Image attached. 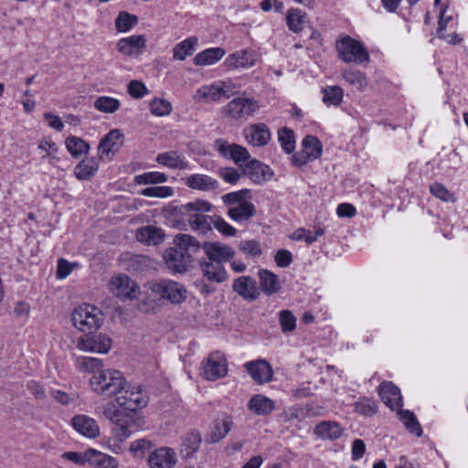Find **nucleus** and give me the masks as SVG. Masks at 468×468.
Masks as SVG:
<instances>
[{"instance_id":"14","label":"nucleus","mask_w":468,"mask_h":468,"mask_svg":"<svg viewBox=\"0 0 468 468\" xmlns=\"http://www.w3.org/2000/svg\"><path fill=\"white\" fill-rule=\"evenodd\" d=\"M147 462L150 468H173L176 455L172 449L161 447L150 453Z\"/></svg>"},{"instance_id":"5","label":"nucleus","mask_w":468,"mask_h":468,"mask_svg":"<svg viewBox=\"0 0 468 468\" xmlns=\"http://www.w3.org/2000/svg\"><path fill=\"white\" fill-rule=\"evenodd\" d=\"M210 207L209 203L197 200L181 206L179 212L182 215L188 216V222L193 230L206 234L212 229L211 225L214 219L209 216L204 215L203 212L210 210Z\"/></svg>"},{"instance_id":"11","label":"nucleus","mask_w":468,"mask_h":468,"mask_svg":"<svg viewBox=\"0 0 468 468\" xmlns=\"http://www.w3.org/2000/svg\"><path fill=\"white\" fill-rule=\"evenodd\" d=\"M232 290L246 301H255L260 296L257 282L250 276H239L233 281Z\"/></svg>"},{"instance_id":"53","label":"nucleus","mask_w":468,"mask_h":468,"mask_svg":"<svg viewBox=\"0 0 468 468\" xmlns=\"http://www.w3.org/2000/svg\"><path fill=\"white\" fill-rule=\"evenodd\" d=\"M278 141L281 146H294L295 138L292 129L283 127L278 131Z\"/></svg>"},{"instance_id":"58","label":"nucleus","mask_w":468,"mask_h":468,"mask_svg":"<svg viewBox=\"0 0 468 468\" xmlns=\"http://www.w3.org/2000/svg\"><path fill=\"white\" fill-rule=\"evenodd\" d=\"M291 238L294 240H304L308 245L315 241V237L313 236V232L305 229H298L292 233Z\"/></svg>"},{"instance_id":"55","label":"nucleus","mask_w":468,"mask_h":468,"mask_svg":"<svg viewBox=\"0 0 468 468\" xmlns=\"http://www.w3.org/2000/svg\"><path fill=\"white\" fill-rule=\"evenodd\" d=\"M274 261L279 267L286 268L292 263V255L287 250H279L274 256Z\"/></svg>"},{"instance_id":"9","label":"nucleus","mask_w":468,"mask_h":468,"mask_svg":"<svg viewBox=\"0 0 468 468\" xmlns=\"http://www.w3.org/2000/svg\"><path fill=\"white\" fill-rule=\"evenodd\" d=\"M202 375L208 380H216L227 375L228 366L224 355L218 351L211 353L201 364Z\"/></svg>"},{"instance_id":"13","label":"nucleus","mask_w":468,"mask_h":468,"mask_svg":"<svg viewBox=\"0 0 468 468\" xmlns=\"http://www.w3.org/2000/svg\"><path fill=\"white\" fill-rule=\"evenodd\" d=\"M201 249L210 261L221 264L235 256V250L231 247L219 242H205L201 245Z\"/></svg>"},{"instance_id":"21","label":"nucleus","mask_w":468,"mask_h":468,"mask_svg":"<svg viewBox=\"0 0 468 468\" xmlns=\"http://www.w3.org/2000/svg\"><path fill=\"white\" fill-rule=\"evenodd\" d=\"M286 154H291L292 164L302 167L308 162L317 159L322 154V148H283Z\"/></svg>"},{"instance_id":"4","label":"nucleus","mask_w":468,"mask_h":468,"mask_svg":"<svg viewBox=\"0 0 468 468\" xmlns=\"http://www.w3.org/2000/svg\"><path fill=\"white\" fill-rule=\"evenodd\" d=\"M89 384L90 389L97 395L116 397L125 388L126 379L119 370L103 369L100 374L92 376Z\"/></svg>"},{"instance_id":"32","label":"nucleus","mask_w":468,"mask_h":468,"mask_svg":"<svg viewBox=\"0 0 468 468\" xmlns=\"http://www.w3.org/2000/svg\"><path fill=\"white\" fill-rule=\"evenodd\" d=\"M314 432L323 439L336 440L342 436L343 429L335 421H322L315 427Z\"/></svg>"},{"instance_id":"23","label":"nucleus","mask_w":468,"mask_h":468,"mask_svg":"<svg viewBox=\"0 0 468 468\" xmlns=\"http://www.w3.org/2000/svg\"><path fill=\"white\" fill-rule=\"evenodd\" d=\"M200 269L203 276L210 282L221 283L228 279V273L224 266L219 262L201 261Z\"/></svg>"},{"instance_id":"43","label":"nucleus","mask_w":468,"mask_h":468,"mask_svg":"<svg viewBox=\"0 0 468 468\" xmlns=\"http://www.w3.org/2000/svg\"><path fill=\"white\" fill-rule=\"evenodd\" d=\"M166 180V175L161 172H147L135 176V182L139 185L164 183Z\"/></svg>"},{"instance_id":"18","label":"nucleus","mask_w":468,"mask_h":468,"mask_svg":"<svg viewBox=\"0 0 468 468\" xmlns=\"http://www.w3.org/2000/svg\"><path fill=\"white\" fill-rule=\"evenodd\" d=\"M247 142L253 146H264L271 140V132L264 123H256L244 130Z\"/></svg>"},{"instance_id":"46","label":"nucleus","mask_w":468,"mask_h":468,"mask_svg":"<svg viewBox=\"0 0 468 468\" xmlns=\"http://www.w3.org/2000/svg\"><path fill=\"white\" fill-rule=\"evenodd\" d=\"M150 110L155 116H165L171 112L172 104L165 99H154L150 102Z\"/></svg>"},{"instance_id":"19","label":"nucleus","mask_w":468,"mask_h":468,"mask_svg":"<svg viewBox=\"0 0 468 468\" xmlns=\"http://www.w3.org/2000/svg\"><path fill=\"white\" fill-rule=\"evenodd\" d=\"M378 394L382 401L391 410L402 407V396L399 388L391 382H384L378 388Z\"/></svg>"},{"instance_id":"28","label":"nucleus","mask_w":468,"mask_h":468,"mask_svg":"<svg viewBox=\"0 0 468 468\" xmlns=\"http://www.w3.org/2000/svg\"><path fill=\"white\" fill-rule=\"evenodd\" d=\"M248 408L250 411L256 415H269L274 410V402L261 394H257L251 397L249 400Z\"/></svg>"},{"instance_id":"54","label":"nucleus","mask_w":468,"mask_h":468,"mask_svg":"<svg viewBox=\"0 0 468 468\" xmlns=\"http://www.w3.org/2000/svg\"><path fill=\"white\" fill-rule=\"evenodd\" d=\"M62 458L76 464H85L89 463L88 450L84 452H66L62 454Z\"/></svg>"},{"instance_id":"60","label":"nucleus","mask_w":468,"mask_h":468,"mask_svg":"<svg viewBox=\"0 0 468 468\" xmlns=\"http://www.w3.org/2000/svg\"><path fill=\"white\" fill-rule=\"evenodd\" d=\"M73 270V264L64 259L58 261L57 278L65 279Z\"/></svg>"},{"instance_id":"31","label":"nucleus","mask_w":468,"mask_h":468,"mask_svg":"<svg viewBox=\"0 0 468 468\" xmlns=\"http://www.w3.org/2000/svg\"><path fill=\"white\" fill-rule=\"evenodd\" d=\"M186 184L190 188L202 191H209L218 188L217 180L208 176L200 174L192 175L186 177Z\"/></svg>"},{"instance_id":"38","label":"nucleus","mask_w":468,"mask_h":468,"mask_svg":"<svg viewBox=\"0 0 468 468\" xmlns=\"http://www.w3.org/2000/svg\"><path fill=\"white\" fill-rule=\"evenodd\" d=\"M398 410L399 419L404 423L407 430L418 437L421 436L422 429L413 412L408 410H402L401 408Z\"/></svg>"},{"instance_id":"17","label":"nucleus","mask_w":468,"mask_h":468,"mask_svg":"<svg viewBox=\"0 0 468 468\" xmlns=\"http://www.w3.org/2000/svg\"><path fill=\"white\" fill-rule=\"evenodd\" d=\"M257 108V101L253 100L236 98L228 104L227 112L231 118L238 120L245 115H250Z\"/></svg>"},{"instance_id":"62","label":"nucleus","mask_w":468,"mask_h":468,"mask_svg":"<svg viewBox=\"0 0 468 468\" xmlns=\"http://www.w3.org/2000/svg\"><path fill=\"white\" fill-rule=\"evenodd\" d=\"M365 451H366V445H365L364 441L360 439H356L352 444V451H351L352 460L357 461L360 458H362L365 453Z\"/></svg>"},{"instance_id":"22","label":"nucleus","mask_w":468,"mask_h":468,"mask_svg":"<svg viewBox=\"0 0 468 468\" xmlns=\"http://www.w3.org/2000/svg\"><path fill=\"white\" fill-rule=\"evenodd\" d=\"M234 423L232 418L227 414L214 420L212 429L208 435V440L211 443H216L225 438L231 431Z\"/></svg>"},{"instance_id":"39","label":"nucleus","mask_w":468,"mask_h":468,"mask_svg":"<svg viewBox=\"0 0 468 468\" xmlns=\"http://www.w3.org/2000/svg\"><path fill=\"white\" fill-rule=\"evenodd\" d=\"M138 24V16L126 11H121L115 19V27L118 32H127Z\"/></svg>"},{"instance_id":"12","label":"nucleus","mask_w":468,"mask_h":468,"mask_svg":"<svg viewBox=\"0 0 468 468\" xmlns=\"http://www.w3.org/2000/svg\"><path fill=\"white\" fill-rule=\"evenodd\" d=\"M110 290L117 297L133 299L138 292V286L127 276H114L110 282Z\"/></svg>"},{"instance_id":"59","label":"nucleus","mask_w":468,"mask_h":468,"mask_svg":"<svg viewBox=\"0 0 468 468\" xmlns=\"http://www.w3.org/2000/svg\"><path fill=\"white\" fill-rule=\"evenodd\" d=\"M219 175L227 183L229 184H236L240 177L238 171L232 167L220 168Z\"/></svg>"},{"instance_id":"25","label":"nucleus","mask_w":468,"mask_h":468,"mask_svg":"<svg viewBox=\"0 0 468 468\" xmlns=\"http://www.w3.org/2000/svg\"><path fill=\"white\" fill-rule=\"evenodd\" d=\"M260 281V291H262L266 295H272L278 292L281 289L279 278L273 272L268 270H260L258 272Z\"/></svg>"},{"instance_id":"3","label":"nucleus","mask_w":468,"mask_h":468,"mask_svg":"<svg viewBox=\"0 0 468 468\" xmlns=\"http://www.w3.org/2000/svg\"><path fill=\"white\" fill-rule=\"evenodd\" d=\"M222 156H229L234 163L243 169L245 175L256 182L270 180L272 176L271 168L256 159H252L247 148H218Z\"/></svg>"},{"instance_id":"24","label":"nucleus","mask_w":468,"mask_h":468,"mask_svg":"<svg viewBox=\"0 0 468 468\" xmlns=\"http://www.w3.org/2000/svg\"><path fill=\"white\" fill-rule=\"evenodd\" d=\"M255 53L252 50L244 49L229 55L225 65L229 69L249 68L255 64Z\"/></svg>"},{"instance_id":"7","label":"nucleus","mask_w":468,"mask_h":468,"mask_svg":"<svg viewBox=\"0 0 468 468\" xmlns=\"http://www.w3.org/2000/svg\"><path fill=\"white\" fill-rule=\"evenodd\" d=\"M150 290L159 300H167L173 304L182 303L187 297V291L185 286L172 280L152 282Z\"/></svg>"},{"instance_id":"26","label":"nucleus","mask_w":468,"mask_h":468,"mask_svg":"<svg viewBox=\"0 0 468 468\" xmlns=\"http://www.w3.org/2000/svg\"><path fill=\"white\" fill-rule=\"evenodd\" d=\"M136 238L142 243L158 245L163 242L165 233L160 228L148 225L137 230Z\"/></svg>"},{"instance_id":"29","label":"nucleus","mask_w":468,"mask_h":468,"mask_svg":"<svg viewBox=\"0 0 468 468\" xmlns=\"http://www.w3.org/2000/svg\"><path fill=\"white\" fill-rule=\"evenodd\" d=\"M75 367L79 371L91 374L92 376L100 374L104 369L101 359L90 356H78L75 359Z\"/></svg>"},{"instance_id":"27","label":"nucleus","mask_w":468,"mask_h":468,"mask_svg":"<svg viewBox=\"0 0 468 468\" xmlns=\"http://www.w3.org/2000/svg\"><path fill=\"white\" fill-rule=\"evenodd\" d=\"M89 464L95 468H118L119 462L116 458L94 449L88 450Z\"/></svg>"},{"instance_id":"50","label":"nucleus","mask_w":468,"mask_h":468,"mask_svg":"<svg viewBox=\"0 0 468 468\" xmlns=\"http://www.w3.org/2000/svg\"><path fill=\"white\" fill-rule=\"evenodd\" d=\"M152 448V442L146 439H140L133 441L130 445V451L134 457H143L146 452Z\"/></svg>"},{"instance_id":"35","label":"nucleus","mask_w":468,"mask_h":468,"mask_svg":"<svg viewBox=\"0 0 468 468\" xmlns=\"http://www.w3.org/2000/svg\"><path fill=\"white\" fill-rule=\"evenodd\" d=\"M286 24L288 28L293 33H300L303 25L306 23V14L300 9L291 8L287 11Z\"/></svg>"},{"instance_id":"20","label":"nucleus","mask_w":468,"mask_h":468,"mask_svg":"<svg viewBox=\"0 0 468 468\" xmlns=\"http://www.w3.org/2000/svg\"><path fill=\"white\" fill-rule=\"evenodd\" d=\"M71 424L79 433L87 438H97L100 434V428L96 420L87 415L73 417Z\"/></svg>"},{"instance_id":"57","label":"nucleus","mask_w":468,"mask_h":468,"mask_svg":"<svg viewBox=\"0 0 468 468\" xmlns=\"http://www.w3.org/2000/svg\"><path fill=\"white\" fill-rule=\"evenodd\" d=\"M51 397L61 405H69L74 401V394H69L59 389H53L50 391Z\"/></svg>"},{"instance_id":"49","label":"nucleus","mask_w":468,"mask_h":468,"mask_svg":"<svg viewBox=\"0 0 468 468\" xmlns=\"http://www.w3.org/2000/svg\"><path fill=\"white\" fill-rule=\"evenodd\" d=\"M117 144H123V134L119 129H112L101 139L98 146H115Z\"/></svg>"},{"instance_id":"52","label":"nucleus","mask_w":468,"mask_h":468,"mask_svg":"<svg viewBox=\"0 0 468 468\" xmlns=\"http://www.w3.org/2000/svg\"><path fill=\"white\" fill-rule=\"evenodd\" d=\"M127 90L129 95L134 99H141L148 92L144 83L137 80L129 82Z\"/></svg>"},{"instance_id":"45","label":"nucleus","mask_w":468,"mask_h":468,"mask_svg":"<svg viewBox=\"0 0 468 468\" xmlns=\"http://www.w3.org/2000/svg\"><path fill=\"white\" fill-rule=\"evenodd\" d=\"M355 411L365 416H372L377 412V404L374 400L363 398L354 405Z\"/></svg>"},{"instance_id":"37","label":"nucleus","mask_w":468,"mask_h":468,"mask_svg":"<svg viewBox=\"0 0 468 468\" xmlns=\"http://www.w3.org/2000/svg\"><path fill=\"white\" fill-rule=\"evenodd\" d=\"M197 43V38L195 37H188L184 41L176 44L173 49V58L176 60H185L186 57L191 56L194 48Z\"/></svg>"},{"instance_id":"1","label":"nucleus","mask_w":468,"mask_h":468,"mask_svg":"<svg viewBox=\"0 0 468 468\" xmlns=\"http://www.w3.org/2000/svg\"><path fill=\"white\" fill-rule=\"evenodd\" d=\"M115 400L119 408L107 405L103 409V415L115 425L114 434L118 441H123L143 426V420L135 412L146 407L148 396L141 386L126 383Z\"/></svg>"},{"instance_id":"41","label":"nucleus","mask_w":468,"mask_h":468,"mask_svg":"<svg viewBox=\"0 0 468 468\" xmlns=\"http://www.w3.org/2000/svg\"><path fill=\"white\" fill-rule=\"evenodd\" d=\"M120 105L121 103L117 99L107 96L99 97L94 102V107L105 113L115 112L120 108Z\"/></svg>"},{"instance_id":"2","label":"nucleus","mask_w":468,"mask_h":468,"mask_svg":"<svg viewBox=\"0 0 468 468\" xmlns=\"http://www.w3.org/2000/svg\"><path fill=\"white\" fill-rule=\"evenodd\" d=\"M174 244L165 250V262L174 272L184 273L192 267L194 256L200 251L201 244L196 238L183 233L175 236Z\"/></svg>"},{"instance_id":"15","label":"nucleus","mask_w":468,"mask_h":468,"mask_svg":"<svg viewBox=\"0 0 468 468\" xmlns=\"http://www.w3.org/2000/svg\"><path fill=\"white\" fill-rule=\"evenodd\" d=\"M247 372L259 384L268 383L272 378V369L270 364L263 360H256L245 364Z\"/></svg>"},{"instance_id":"6","label":"nucleus","mask_w":468,"mask_h":468,"mask_svg":"<svg viewBox=\"0 0 468 468\" xmlns=\"http://www.w3.org/2000/svg\"><path fill=\"white\" fill-rule=\"evenodd\" d=\"M103 320L102 312L91 304L79 305L72 312L73 325L82 332L97 330Z\"/></svg>"},{"instance_id":"8","label":"nucleus","mask_w":468,"mask_h":468,"mask_svg":"<svg viewBox=\"0 0 468 468\" xmlns=\"http://www.w3.org/2000/svg\"><path fill=\"white\" fill-rule=\"evenodd\" d=\"M336 49L339 57L346 62L360 64L369 61V55L367 48L350 37H343L336 44Z\"/></svg>"},{"instance_id":"30","label":"nucleus","mask_w":468,"mask_h":468,"mask_svg":"<svg viewBox=\"0 0 468 468\" xmlns=\"http://www.w3.org/2000/svg\"><path fill=\"white\" fill-rule=\"evenodd\" d=\"M228 214L234 221H247L255 214L254 205L248 201H241L235 207H229Z\"/></svg>"},{"instance_id":"48","label":"nucleus","mask_w":468,"mask_h":468,"mask_svg":"<svg viewBox=\"0 0 468 468\" xmlns=\"http://www.w3.org/2000/svg\"><path fill=\"white\" fill-rule=\"evenodd\" d=\"M430 192L444 202H454L455 197L442 184L433 183L430 186Z\"/></svg>"},{"instance_id":"44","label":"nucleus","mask_w":468,"mask_h":468,"mask_svg":"<svg viewBox=\"0 0 468 468\" xmlns=\"http://www.w3.org/2000/svg\"><path fill=\"white\" fill-rule=\"evenodd\" d=\"M323 101L325 103L339 105L343 99V90L338 86H330L323 90Z\"/></svg>"},{"instance_id":"61","label":"nucleus","mask_w":468,"mask_h":468,"mask_svg":"<svg viewBox=\"0 0 468 468\" xmlns=\"http://www.w3.org/2000/svg\"><path fill=\"white\" fill-rule=\"evenodd\" d=\"M223 201L225 204L229 205V207H235L238 206V204L241 203V201H245V197L243 193L240 192H231L225 196H223Z\"/></svg>"},{"instance_id":"63","label":"nucleus","mask_w":468,"mask_h":468,"mask_svg":"<svg viewBox=\"0 0 468 468\" xmlns=\"http://www.w3.org/2000/svg\"><path fill=\"white\" fill-rule=\"evenodd\" d=\"M356 212V207L349 203L340 204L336 209L337 216L340 218H352Z\"/></svg>"},{"instance_id":"10","label":"nucleus","mask_w":468,"mask_h":468,"mask_svg":"<svg viewBox=\"0 0 468 468\" xmlns=\"http://www.w3.org/2000/svg\"><path fill=\"white\" fill-rule=\"evenodd\" d=\"M112 344V339L105 335H85L78 339L77 347L84 352L106 354Z\"/></svg>"},{"instance_id":"34","label":"nucleus","mask_w":468,"mask_h":468,"mask_svg":"<svg viewBox=\"0 0 468 468\" xmlns=\"http://www.w3.org/2000/svg\"><path fill=\"white\" fill-rule=\"evenodd\" d=\"M156 161L169 168L185 169L187 167V162L184 157L180 156L176 152H165L160 154L156 157Z\"/></svg>"},{"instance_id":"47","label":"nucleus","mask_w":468,"mask_h":468,"mask_svg":"<svg viewBox=\"0 0 468 468\" xmlns=\"http://www.w3.org/2000/svg\"><path fill=\"white\" fill-rule=\"evenodd\" d=\"M279 322L283 333H290L295 329L296 317L289 310H282L280 312Z\"/></svg>"},{"instance_id":"42","label":"nucleus","mask_w":468,"mask_h":468,"mask_svg":"<svg viewBox=\"0 0 468 468\" xmlns=\"http://www.w3.org/2000/svg\"><path fill=\"white\" fill-rule=\"evenodd\" d=\"M198 93L207 101H217L221 98H229V90L225 88L216 87L214 85L208 87H203L198 90Z\"/></svg>"},{"instance_id":"16","label":"nucleus","mask_w":468,"mask_h":468,"mask_svg":"<svg viewBox=\"0 0 468 468\" xmlns=\"http://www.w3.org/2000/svg\"><path fill=\"white\" fill-rule=\"evenodd\" d=\"M144 35L132 36L121 38L117 42V50L126 56L140 55L146 48Z\"/></svg>"},{"instance_id":"40","label":"nucleus","mask_w":468,"mask_h":468,"mask_svg":"<svg viewBox=\"0 0 468 468\" xmlns=\"http://www.w3.org/2000/svg\"><path fill=\"white\" fill-rule=\"evenodd\" d=\"M239 250L249 258H258L261 255L262 250L259 241L254 239L241 240L239 243Z\"/></svg>"},{"instance_id":"33","label":"nucleus","mask_w":468,"mask_h":468,"mask_svg":"<svg viewBox=\"0 0 468 468\" xmlns=\"http://www.w3.org/2000/svg\"><path fill=\"white\" fill-rule=\"evenodd\" d=\"M225 53V49L222 48H207L196 55L194 63L197 66L212 65L221 59Z\"/></svg>"},{"instance_id":"56","label":"nucleus","mask_w":468,"mask_h":468,"mask_svg":"<svg viewBox=\"0 0 468 468\" xmlns=\"http://www.w3.org/2000/svg\"><path fill=\"white\" fill-rule=\"evenodd\" d=\"M213 226L225 236H234L236 229L220 218L214 219Z\"/></svg>"},{"instance_id":"36","label":"nucleus","mask_w":468,"mask_h":468,"mask_svg":"<svg viewBox=\"0 0 468 468\" xmlns=\"http://www.w3.org/2000/svg\"><path fill=\"white\" fill-rule=\"evenodd\" d=\"M98 165L97 157L86 158L75 167V175L79 179L86 180L97 171Z\"/></svg>"},{"instance_id":"51","label":"nucleus","mask_w":468,"mask_h":468,"mask_svg":"<svg viewBox=\"0 0 468 468\" xmlns=\"http://www.w3.org/2000/svg\"><path fill=\"white\" fill-rule=\"evenodd\" d=\"M142 195L150 197H167L173 195L170 186H150L142 190Z\"/></svg>"},{"instance_id":"64","label":"nucleus","mask_w":468,"mask_h":468,"mask_svg":"<svg viewBox=\"0 0 468 468\" xmlns=\"http://www.w3.org/2000/svg\"><path fill=\"white\" fill-rule=\"evenodd\" d=\"M345 80L353 85H361L365 77L358 71L347 70L343 74Z\"/></svg>"}]
</instances>
